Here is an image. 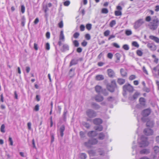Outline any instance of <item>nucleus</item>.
<instances>
[{"label":"nucleus","mask_w":159,"mask_h":159,"mask_svg":"<svg viewBox=\"0 0 159 159\" xmlns=\"http://www.w3.org/2000/svg\"><path fill=\"white\" fill-rule=\"evenodd\" d=\"M143 70L144 73H145L147 75H148V72L147 70H146V68L145 66H144L143 67Z\"/></svg>","instance_id":"69168bd1"},{"label":"nucleus","mask_w":159,"mask_h":159,"mask_svg":"<svg viewBox=\"0 0 159 159\" xmlns=\"http://www.w3.org/2000/svg\"><path fill=\"white\" fill-rule=\"evenodd\" d=\"M149 152V150L147 149H144L140 151V153L142 154H147Z\"/></svg>","instance_id":"dca6fc26"},{"label":"nucleus","mask_w":159,"mask_h":159,"mask_svg":"<svg viewBox=\"0 0 159 159\" xmlns=\"http://www.w3.org/2000/svg\"><path fill=\"white\" fill-rule=\"evenodd\" d=\"M135 75H132L129 77V79L130 80H133L135 78Z\"/></svg>","instance_id":"680f3d73"},{"label":"nucleus","mask_w":159,"mask_h":159,"mask_svg":"<svg viewBox=\"0 0 159 159\" xmlns=\"http://www.w3.org/2000/svg\"><path fill=\"white\" fill-rule=\"evenodd\" d=\"M86 115L89 118L95 117L97 115V112L91 109H88L86 112Z\"/></svg>","instance_id":"20e7f679"},{"label":"nucleus","mask_w":159,"mask_h":159,"mask_svg":"<svg viewBox=\"0 0 159 159\" xmlns=\"http://www.w3.org/2000/svg\"><path fill=\"white\" fill-rule=\"evenodd\" d=\"M70 3V2L69 1H67L64 2V5L66 6H67L69 5Z\"/></svg>","instance_id":"864d4df0"},{"label":"nucleus","mask_w":159,"mask_h":159,"mask_svg":"<svg viewBox=\"0 0 159 159\" xmlns=\"http://www.w3.org/2000/svg\"><path fill=\"white\" fill-rule=\"evenodd\" d=\"M116 24V21L115 20H112L110 23V26L111 27H113Z\"/></svg>","instance_id":"37998d69"},{"label":"nucleus","mask_w":159,"mask_h":159,"mask_svg":"<svg viewBox=\"0 0 159 159\" xmlns=\"http://www.w3.org/2000/svg\"><path fill=\"white\" fill-rule=\"evenodd\" d=\"M73 42L74 45L75 47H78L79 46V43L77 40H74L73 41Z\"/></svg>","instance_id":"58836bf2"},{"label":"nucleus","mask_w":159,"mask_h":159,"mask_svg":"<svg viewBox=\"0 0 159 159\" xmlns=\"http://www.w3.org/2000/svg\"><path fill=\"white\" fill-rule=\"evenodd\" d=\"M95 79L97 80H102L104 79V77L102 75H98L96 76Z\"/></svg>","instance_id":"a211bd4d"},{"label":"nucleus","mask_w":159,"mask_h":159,"mask_svg":"<svg viewBox=\"0 0 159 159\" xmlns=\"http://www.w3.org/2000/svg\"><path fill=\"white\" fill-rule=\"evenodd\" d=\"M144 133L147 135H151L153 134V131L152 129L148 128L144 130Z\"/></svg>","instance_id":"0eeeda50"},{"label":"nucleus","mask_w":159,"mask_h":159,"mask_svg":"<svg viewBox=\"0 0 159 159\" xmlns=\"http://www.w3.org/2000/svg\"><path fill=\"white\" fill-rule=\"evenodd\" d=\"M26 19L24 16H23L21 17V25L22 26H24L25 25V22Z\"/></svg>","instance_id":"5701e85b"},{"label":"nucleus","mask_w":159,"mask_h":159,"mask_svg":"<svg viewBox=\"0 0 159 159\" xmlns=\"http://www.w3.org/2000/svg\"><path fill=\"white\" fill-rule=\"evenodd\" d=\"M95 129L97 131H100L102 130L103 129V127L101 125H99L95 127Z\"/></svg>","instance_id":"cd10ccee"},{"label":"nucleus","mask_w":159,"mask_h":159,"mask_svg":"<svg viewBox=\"0 0 159 159\" xmlns=\"http://www.w3.org/2000/svg\"><path fill=\"white\" fill-rule=\"evenodd\" d=\"M136 53L137 55L139 56H141L143 54L142 52L139 50H137Z\"/></svg>","instance_id":"79ce46f5"},{"label":"nucleus","mask_w":159,"mask_h":159,"mask_svg":"<svg viewBox=\"0 0 159 159\" xmlns=\"http://www.w3.org/2000/svg\"><path fill=\"white\" fill-rule=\"evenodd\" d=\"M154 122L152 120H149L146 123L147 126L152 127L154 125Z\"/></svg>","instance_id":"6ab92c4d"},{"label":"nucleus","mask_w":159,"mask_h":159,"mask_svg":"<svg viewBox=\"0 0 159 159\" xmlns=\"http://www.w3.org/2000/svg\"><path fill=\"white\" fill-rule=\"evenodd\" d=\"M80 30L81 31H83L85 29V26L84 25H81L80 27Z\"/></svg>","instance_id":"bf43d9fd"},{"label":"nucleus","mask_w":159,"mask_h":159,"mask_svg":"<svg viewBox=\"0 0 159 159\" xmlns=\"http://www.w3.org/2000/svg\"><path fill=\"white\" fill-rule=\"evenodd\" d=\"M58 26L59 28H62L63 27V23L62 21L58 23Z\"/></svg>","instance_id":"0e129e2a"},{"label":"nucleus","mask_w":159,"mask_h":159,"mask_svg":"<svg viewBox=\"0 0 159 159\" xmlns=\"http://www.w3.org/2000/svg\"><path fill=\"white\" fill-rule=\"evenodd\" d=\"M138 142L140 147H146L149 144V143L147 141V138L143 136L138 139Z\"/></svg>","instance_id":"f03ea898"},{"label":"nucleus","mask_w":159,"mask_h":159,"mask_svg":"<svg viewBox=\"0 0 159 159\" xmlns=\"http://www.w3.org/2000/svg\"><path fill=\"white\" fill-rule=\"evenodd\" d=\"M80 136L81 138H84L85 137V134L83 131H80Z\"/></svg>","instance_id":"de8ad7c7"},{"label":"nucleus","mask_w":159,"mask_h":159,"mask_svg":"<svg viewBox=\"0 0 159 159\" xmlns=\"http://www.w3.org/2000/svg\"><path fill=\"white\" fill-rule=\"evenodd\" d=\"M115 14L116 16H119L122 15V12L120 11H116L115 12Z\"/></svg>","instance_id":"e433bc0d"},{"label":"nucleus","mask_w":159,"mask_h":159,"mask_svg":"<svg viewBox=\"0 0 159 159\" xmlns=\"http://www.w3.org/2000/svg\"><path fill=\"white\" fill-rule=\"evenodd\" d=\"M116 87V83L115 81H112L111 82V85L108 86L107 87L108 90L111 92L114 91Z\"/></svg>","instance_id":"39448f33"},{"label":"nucleus","mask_w":159,"mask_h":159,"mask_svg":"<svg viewBox=\"0 0 159 159\" xmlns=\"http://www.w3.org/2000/svg\"><path fill=\"white\" fill-rule=\"evenodd\" d=\"M125 82V80L124 79L121 78H119L117 80L118 83L120 85H122Z\"/></svg>","instance_id":"412c9836"},{"label":"nucleus","mask_w":159,"mask_h":159,"mask_svg":"<svg viewBox=\"0 0 159 159\" xmlns=\"http://www.w3.org/2000/svg\"><path fill=\"white\" fill-rule=\"evenodd\" d=\"M104 134L102 132L100 133L99 134L98 139L100 140H103L105 137Z\"/></svg>","instance_id":"c85d7f7f"},{"label":"nucleus","mask_w":159,"mask_h":159,"mask_svg":"<svg viewBox=\"0 0 159 159\" xmlns=\"http://www.w3.org/2000/svg\"><path fill=\"white\" fill-rule=\"evenodd\" d=\"M9 141L10 142V144L11 146L13 145V141L12 140V138L11 137H9Z\"/></svg>","instance_id":"338daca9"},{"label":"nucleus","mask_w":159,"mask_h":159,"mask_svg":"<svg viewBox=\"0 0 159 159\" xmlns=\"http://www.w3.org/2000/svg\"><path fill=\"white\" fill-rule=\"evenodd\" d=\"M43 8L45 13H46L47 11L48 10V7L47 5L43 7Z\"/></svg>","instance_id":"774afa93"},{"label":"nucleus","mask_w":159,"mask_h":159,"mask_svg":"<svg viewBox=\"0 0 159 159\" xmlns=\"http://www.w3.org/2000/svg\"><path fill=\"white\" fill-rule=\"evenodd\" d=\"M86 28L88 30H90L92 28V25L90 24H88L86 25Z\"/></svg>","instance_id":"a18cd8bd"},{"label":"nucleus","mask_w":159,"mask_h":159,"mask_svg":"<svg viewBox=\"0 0 159 159\" xmlns=\"http://www.w3.org/2000/svg\"><path fill=\"white\" fill-rule=\"evenodd\" d=\"M123 89L125 92L126 91L132 92L133 90V88L129 84H125L123 86Z\"/></svg>","instance_id":"423d86ee"},{"label":"nucleus","mask_w":159,"mask_h":159,"mask_svg":"<svg viewBox=\"0 0 159 159\" xmlns=\"http://www.w3.org/2000/svg\"><path fill=\"white\" fill-rule=\"evenodd\" d=\"M152 57L155 59L154 60V62L156 63H157L158 62V59L156 58V56L154 55H152Z\"/></svg>","instance_id":"c03bdc74"},{"label":"nucleus","mask_w":159,"mask_h":159,"mask_svg":"<svg viewBox=\"0 0 159 159\" xmlns=\"http://www.w3.org/2000/svg\"><path fill=\"white\" fill-rule=\"evenodd\" d=\"M121 75L123 77L126 76L127 75L126 71L123 69H121L120 70Z\"/></svg>","instance_id":"b1692460"},{"label":"nucleus","mask_w":159,"mask_h":159,"mask_svg":"<svg viewBox=\"0 0 159 159\" xmlns=\"http://www.w3.org/2000/svg\"><path fill=\"white\" fill-rule=\"evenodd\" d=\"M95 100L98 102L102 101L104 99L103 97L100 95H97L94 97Z\"/></svg>","instance_id":"ddd939ff"},{"label":"nucleus","mask_w":159,"mask_h":159,"mask_svg":"<svg viewBox=\"0 0 159 159\" xmlns=\"http://www.w3.org/2000/svg\"><path fill=\"white\" fill-rule=\"evenodd\" d=\"M144 20L143 19H140L137 20L134 24V28L136 30L139 28L144 24Z\"/></svg>","instance_id":"7ed1b4c3"},{"label":"nucleus","mask_w":159,"mask_h":159,"mask_svg":"<svg viewBox=\"0 0 159 159\" xmlns=\"http://www.w3.org/2000/svg\"><path fill=\"white\" fill-rule=\"evenodd\" d=\"M151 112V111L150 109H147L143 111L142 115L143 116H147L149 115Z\"/></svg>","instance_id":"6e6552de"},{"label":"nucleus","mask_w":159,"mask_h":159,"mask_svg":"<svg viewBox=\"0 0 159 159\" xmlns=\"http://www.w3.org/2000/svg\"><path fill=\"white\" fill-rule=\"evenodd\" d=\"M5 126L4 125L2 124L1 125V126L0 128V130L2 132V133L5 132Z\"/></svg>","instance_id":"a19ab883"},{"label":"nucleus","mask_w":159,"mask_h":159,"mask_svg":"<svg viewBox=\"0 0 159 159\" xmlns=\"http://www.w3.org/2000/svg\"><path fill=\"white\" fill-rule=\"evenodd\" d=\"M108 12V10L106 8H103L101 10V12L104 14H107Z\"/></svg>","instance_id":"f704fd0d"},{"label":"nucleus","mask_w":159,"mask_h":159,"mask_svg":"<svg viewBox=\"0 0 159 159\" xmlns=\"http://www.w3.org/2000/svg\"><path fill=\"white\" fill-rule=\"evenodd\" d=\"M92 105L93 107L95 110H98L100 108V106L96 103L92 104Z\"/></svg>","instance_id":"bb28decb"},{"label":"nucleus","mask_w":159,"mask_h":159,"mask_svg":"<svg viewBox=\"0 0 159 159\" xmlns=\"http://www.w3.org/2000/svg\"><path fill=\"white\" fill-rule=\"evenodd\" d=\"M149 38L150 39L153 40L156 42L159 43V38L158 37L153 35H150L149 36Z\"/></svg>","instance_id":"2eb2a0df"},{"label":"nucleus","mask_w":159,"mask_h":159,"mask_svg":"<svg viewBox=\"0 0 159 159\" xmlns=\"http://www.w3.org/2000/svg\"><path fill=\"white\" fill-rule=\"evenodd\" d=\"M92 145H95L97 143L98 141L97 139H91Z\"/></svg>","instance_id":"c756f323"},{"label":"nucleus","mask_w":159,"mask_h":159,"mask_svg":"<svg viewBox=\"0 0 159 159\" xmlns=\"http://www.w3.org/2000/svg\"><path fill=\"white\" fill-rule=\"evenodd\" d=\"M154 152L156 154L159 153V147L158 146H155L153 148Z\"/></svg>","instance_id":"7c9ffc66"},{"label":"nucleus","mask_w":159,"mask_h":159,"mask_svg":"<svg viewBox=\"0 0 159 159\" xmlns=\"http://www.w3.org/2000/svg\"><path fill=\"white\" fill-rule=\"evenodd\" d=\"M98 152L99 154L102 156H104L105 154V152L102 150H99Z\"/></svg>","instance_id":"4c0bfd02"},{"label":"nucleus","mask_w":159,"mask_h":159,"mask_svg":"<svg viewBox=\"0 0 159 159\" xmlns=\"http://www.w3.org/2000/svg\"><path fill=\"white\" fill-rule=\"evenodd\" d=\"M50 48V44L49 43H46V49L47 50H49Z\"/></svg>","instance_id":"4d7b16f0"},{"label":"nucleus","mask_w":159,"mask_h":159,"mask_svg":"<svg viewBox=\"0 0 159 159\" xmlns=\"http://www.w3.org/2000/svg\"><path fill=\"white\" fill-rule=\"evenodd\" d=\"M117 59L119 60H120V55L119 53H117L115 55Z\"/></svg>","instance_id":"13d9d810"},{"label":"nucleus","mask_w":159,"mask_h":159,"mask_svg":"<svg viewBox=\"0 0 159 159\" xmlns=\"http://www.w3.org/2000/svg\"><path fill=\"white\" fill-rule=\"evenodd\" d=\"M87 42L84 40L81 43V45L84 47H85L87 45Z\"/></svg>","instance_id":"e2e57ef3"},{"label":"nucleus","mask_w":159,"mask_h":159,"mask_svg":"<svg viewBox=\"0 0 159 159\" xmlns=\"http://www.w3.org/2000/svg\"><path fill=\"white\" fill-rule=\"evenodd\" d=\"M25 6L24 5H22L21 6V11L22 13H24L25 12Z\"/></svg>","instance_id":"09e8293b"},{"label":"nucleus","mask_w":159,"mask_h":159,"mask_svg":"<svg viewBox=\"0 0 159 159\" xmlns=\"http://www.w3.org/2000/svg\"><path fill=\"white\" fill-rule=\"evenodd\" d=\"M148 47L152 51H155L156 49V47L152 43H149L147 44Z\"/></svg>","instance_id":"9b49d317"},{"label":"nucleus","mask_w":159,"mask_h":159,"mask_svg":"<svg viewBox=\"0 0 159 159\" xmlns=\"http://www.w3.org/2000/svg\"><path fill=\"white\" fill-rule=\"evenodd\" d=\"M85 38L87 40H89L91 39L90 35L89 34H87L85 35Z\"/></svg>","instance_id":"3c124183"},{"label":"nucleus","mask_w":159,"mask_h":159,"mask_svg":"<svg viewBox=\"0 0 159 159\" xmlns=\"http://www.w3.org/2000/svg\"><path fill=\"white\" fill-rule=\"evenodd\" d=\"M122 48L125 50H128L129 49V46L127 44H125L123 45Z\"/></svg>","instance_id":"49530a36"},{"label":"nucleus","mask_w":159,"mask_h":159,"mask_svg":"<svg viewBox=\"0 0 159 159\" xmlns=\"http://www.w3.org/2000/svg\"><path fill=\"white\" fill-rule=\"evenodd\" d=\"M91 141V139H89L88 142L84 143V145L87 147H90L92 145Z\"/></svg>","instance_id":"aec40b11"},{"label":"nucleus","mask_w":159,"mask_h":159,"mask_svg":"<svg viewBox=\"0 0 159 159\" xmlns=\"http://www.w3.org/2000/svg\"><path fill=\"white\" fill-rule=\"evenodd\" d=\"M77 63V61L76 60L74 59L72 60L70 62V66L76 64Z\"/></svg>","instance_id":"72a5a7b5"},{"label":"nucleus","mask_w":159,"mask_h":159,"mask_svg":"<svg viewBox=\"0 0 159 159\" xmlns=\"http://www.w3.org/2000/svg\"><path fill=\"white\" fill-rule=\"evenodd\" d=\"M132 45L133 46L136 47H139V45L138 43L136 42H133L132 43Z\"/></svg>","instance_id":"5fc2aeb1"},{"label":"nucleus","mask_w":159,"mask_h":159,"mask_svg":"<svg viewBox=\"0 0 159 159\" xmlns=\"http://www.w3.org/2000/svg\"><path fill=\"white\" fill-rule=\"evenodd\" d=\"M39 109V106L38 104H37L35 107L34 110L36 111H38Z\"/></svg>","instance_id":"052dcab7"},{"label":"nucleus","mask_w":159,"mask_h":159,"mask_svg":"<svg viewBox=\"0 0 159 159\" xmlns=\"http://www.w3.org/2000/svg\"><path fill=\"white\" fill-rule=\"evenodd\" d=\"M95 89L96 92L98 93L102 91V87L100 86L97 85L95 87Z\"/></svg>","instance_id":"a878e982"},{"label":"nucleus","mask_w":159,"mask_h":159,"mask_svg":"<svg viewBox=\"0 0 159 159\" xmlns=\"http://www.w3.org/2000/svg\"><path fill=\"white\" fill-rule=\"evenodd\" d=\"M110 31L109 30H107L104 33V35L105 36H107L110 34Z\"/></svg>","instance_id":"8fccbe9b"},{"label":"nucleus","mask_w":159,"mask_h":159,"mask_svg":"<svg viewBox=\"0 0 159 159\" xmlns=\"http://www.w3.org/2000/svg\"><path fill=\"white\" fill-rule=\"evenodd\" d=\"M145 20L150 22L148 25L149 28L152 30H156L159 25V19L156 16L153 17L152 18L150 16L145 18Z\"/></svg>","instance_id":"f257e3e1"},{"label":"nucleus","mask_w":159,"mask_h":159,"mask_svg":"<svg viewBox=\"0 0 159 159\" xmlns=\"http://www.w3.org/2000/svg\"><path fill=\"white\" fill-rule=\"evenodd\" d=\"M93 123L95 125H99L102 123V120L100 118H95L93 120Z\"/></svg>","instance_id":"f8f14e48"},{"label":"nucleus","mask_w":159,"mask_h":159,"mask_svg":"<svg viewBox=\"0 0 159 159\" xmlns=\"http://www.w3.org/2000/svg\"><path fill=\"white\" fill-rule=\"evenodd\" d=\"M139 102L140 104L142 106L145 105V99L143 98H141L139 99Z\"/></svg>","instance_id":"393cba45"},{"label":"nucleus","mask_w":159,"mask_h":159,"mask_svg":"<svg viewBox=\"0 0 159 159\" xmlns=\"http://www.w3.org/2000/svg\"><path fill=\"white\" fill-rule=\"evenodd\" d=\"M83 125L86 128L89 129L90 127V124L86 122H83Z\"/></svg>","instance_id":"473e14b6"},{"label":"nucleus","mask_w":159,"mask_h":159,"mask_svg":"<svg viewBox=\"0 0 159 159\" xmlns=\"http://www.w3.org/2000/svg\"><path fill=\"white\" fill-rule=\"evenodd\" d=\"M80 35V34L78 32L75 33L73 35L75 39H77Z\"/></svg>","instance_id":"603ef678"},{"label":"nucleus","mask_w":159,"mask_h":159,"mask_svg":"<svg viewBox=\"0 0 159 159\" xmlns=\"http://www.w3.org/2000/svg\"><path fill=\"white\" fill-rule=\"evenodd\" d=\"M107 72L108 75L110 77L112 78L115 76V73L112 69H108L107 70Z\"/></svg>","instance_id":"1a4fd4ad"},{"label":"nucleus","mask_w":159,"mask_h":159,"mask_svg":"<svg viewBox=\"0 0 159 159\" xmlns=\"http://www.w3.org/2000/svg\"><path fill=\"white\" fill-rule=\"evenodd\" d=\"M132 33V31L130 30H125V34L127 36L131 35Z\"/></svg>","instance_id":"2f4dec72"},{"label":"nucleus","mask_w":159,"mask_h":159,"mask_svg":"<svg viewBox=\"0 0 159 159\" xmlns=\"http://www.w3.org/2000/svg\"><path fill=\"white\" fill-rule=\"evenodd\" d=\"M98 134L95 131H91L88 133V136L89 137L93 138L96 136Z\"/></svg>","instance_id":"9d476101"},{"label":"nucleus","mask_w":159,"mask_h":159,"mask_svg":"<svg viewBox=\"0 0 159 159\" xmlns=\"http://www.w3.org/2000/svg\"><path fill=\"white\" fill-rule=\"evenodd\" d=\"M86 157L87 156L85 153H81L80 155V158L81 159H85Z\"/></svg>","instance_id":"c9c22d12"},{"label":"nucleus","mask_w":159,"mask_h":159,"mask_svg":"<svg viewBox=\"0 0 159 159\" xmlns=\"http://www.w3.org/2000/svg\"><path fill=\"white\" fill-rule=\"evenodd\" d=\"M59 40L64 41L65 40V37L63 34V31H61L60 32V34L59 36Z\"/></svg>","instance_id":"f3484780"},{"label":"nucleus","mask_w":159,"mask_h":159,"mask_svg":"<svg viewBox=\"0 0 159 159\" xmlns=\"http://www.w3.org/2000/svg\"><path fill=\"white\" fill-rule=\"evenodd\" d=\"M69 49V47L68 45L66 44H64L62 47V49L61 50L62 52L68 50Z\"/></svg>","instance_id":"4be33fe9"},{"label":"nucleus","mask_w":159,"mask_h":159,"mask_svg":"<svg viewBox=\"0 0 159 159\" xmlns=\"http://www.w3.org/2000/svg\"><path fill=\"white\" fill-rule=\"evenodd\" d=\"M113 46L117 48H119L120 46L116 43H112Z\"/></svg>","instance_id":"6e6d98bb"},{"label":"nucleus","mask_w":159,"mask_h":159,"mask_svg":"<svg viewBox=\"0 0 159 159\" xmlns=\"http://www.w3.org/2000/svg\"><path fill=\"white\" fill-rule=\"evenodd\" d=\"M139 95V93H138L136 92L135 93L133 96V99L134 100L137 99Z\"/></svg>","instance_id":"ea45409f"},{"label":"nucleus","mask_w":159,"mask_h":159,"mask_svg":"<svg viewBox=\"0 0 159 159\" xmlns=\"http://www.w3.org/2000/svg\"><path fill=\"white\" fill-rule=\"evenodd\" d=\"M65 129V127L64 125H62L61 126L59 129V131L60 133L61 136L62 137L63 136V132Z\"/></svg>","instance_id":"4468645a"}]
</instances>
